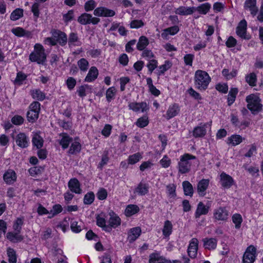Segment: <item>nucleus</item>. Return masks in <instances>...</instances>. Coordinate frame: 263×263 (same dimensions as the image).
<instances>
[{"mask_svg":"<svg viewBox=\"0 0 263 263\" xmlns=\"http://www.w3.org/2000/svg\"><path fill=\"white\" fill-rule=\"evenodd\" d=\"M194 80L195 88L200 91L205 90L211 81V78L208 72L202 70L195 71Z\"/></svg>","mask_w":263,"mask_h":263,"instance_id":"1","label":"nucleus"},{"mask_svg":"<svg viewBox=\"0 0 263 263\" xmlns=\"http://www.w3.org/2000/svg\"><path fill=\"white\" fill-rule=\"evenodd\" d=\"M196 159V157L195 156L188 153H185L181 156L180 160L178 163L179 173L182 174L189 173L191 169L192 160Z\"/></svg>","mask_w":263,"mask_h":263,"instance_id":"2","label":"nucleus"},{"mask_svg":"<svg viewBox=\"0 0 263 263\" xmlns=\"http://www.w3.org/2000/svg\"><path fill=\"white\" fill-rule=\"evenodd\" d=\"M29 60L39 64H44L46 61V55L43 46L39 43L34 46V51L29 55Z\"/></svg>","mask_w":263,"mask_h":263,"instance_id":"3","label":"nucleus"},{"mask_svg":"<svg viewBox=\"0 0 263 263\" xmlns=\"http://www.w3.org/2000/svg\"><path fill=\"white\" fill-rule=\"evenodd\" d=\"M246 100L248 103V108L253 113L261 110L262 105L260 103V100L257 95L251 94L246 97Z\"/></svg>","mask_w":263,"mask_h":263,"instance_id":"4","label":"nucleus"},{"mask_svg":"<svg viewBox=\"0 0 263 263\" xmlns=\"http://www.w3.org/2000/svg\"><path fill=\"white\" fill-rule=\"evenodd\" d=\"M100 21V19L97 17H93L91 14L84 13L82 14L78 18V22L82 25H87L92 24L96 25Z\"/></svg>","mask_w":263,"mask_h":263,"instance_id":"5","label":"nucleus"},{"mask_svg":"<svg viewBox=\"0 0 263 263\" xmlns=\"http://www.w3.org/2000/svg\"><path fill=\"white\" fill-rule=\"evenodd\" d=\"M52 36L55 40L56 44L59 43L61 46H64L67 43L66 34L59 30L53 29L51 31Z\"/></svg>","mask_w":263,"mask_h":263,"instance_id":"6","label":"nucleus"},{"mask_svg":"<svg viewBox=\"0 0 263 263\" xmlns=\"http://www.w3.org/2000/svg\"><path fill=\"white\" fill-rule=\"evenodd\" d=\"M12 137L15 139L16 145L22 148H27L29 145V139L24 133H18L15 137Z\"/></svg>","mask_w":263,"mask_h":263,"instance_id":"7","label":"nucleus"},{"mask_svg":"<svg viewBox=\"0 0 263 263\" xmlns=\"http://www.w3.org/2000/svg\"><path fill=\"white\" fill-rule=\"evenodd\" d=\"M93 14L98 17H112L116 14V12L106 7H99L94 10Z\"/></svg>","mask_w":263,"mask_h":263,"instance_id":"8","label":"nucleus"},{"mask_svg":"<svg viewBox=\"0 0 263 263\" xmlns=\"http://www.w3.org/2000/svg\"><path fill=\"white\" fill-rule=\"evenodd\" d=\"M211 125L209 123H202L195 127L193 130V136L195 138L203 137L206 133V128L210 127Z\"/></svg>","mask_w":263,"mask_h":263,"instance_id":"9","label":"nucleus"},{"mask_svg":"<svg viewBox=\"0 0 263 263\" xmlns=\"http://www.w3.org/2000/svg\"><path fill=\"white\" fill-rule=\"evenodd\" d=\"M198 243V240L196 238H192L187 248V253L189 256L192 258H194L197 256Z\"/></svg>","mask_w":263,"mask_h":263,"instance_id":"10","label":"nucleus"},{"mask_svg":"<svg viewBox=\"0 0 263 263\" xmlns=\"http://www.w3.org/2000/svg\"><path fill=\"white\" fill-rule=\"evenodd\" d=\"M236 34L243 39H250V36L247 35V22L245 20H241L239 22L236 28Z\"/></svg>","mask_w":263,"mask_h":263,"instance_id":"11","label":"nucleus"},{"mask_svg":"<svg viewBox=\"0 0 263 263\" xmlns=\"http://www.w3.org/2000/svg\"><path fill=\"white\" fill-rule=\"evenodd\" d=\"M128 107L129 109L135 112L141 111L143 112L148 109L147 103L144 102L140 103L130 102L128 104Z\"/></svg>","mask_w":263,"mask_h":263,"instance_id":"12","label":"nucleus"},{"mask_svg":"<svg viewBox=\"0 0 263 263\" xmlns=\"http://www.w3.org/2000/svg\"><path fill=\"white\" fill-rule=\"evenodd\" d=\"M220 183L223 187L228 189L233 184L234 180L231 176L222 172L220 176Z\"/></svg>","mask_w":263,"mask_h":263,"instance_id":"13","label":"nucleus"},{"mask_svg":"<svg viewBox=\"0 0 263 263\" xmlns=\"http://www.w3.org/2000/svg\"><path fill=\"white\" fill-rule=\"evenodd\" d=\"M16 179V174L14 171L11 169L8 170L3 175V179L5 182L9 185L14 183Z\"/></svg>","mask_w":263,"mask_h":263,"instance_id":"14","label":"nucleus"},{"mask_svg":"<svg viewBox=\"0 0 263 263\" xmlns=\"http://www.w3.org/2000/svg\"><path fill=\"white\" fill-rule=\"evenodd\" d=\"M229 213L226 208L220 207L214 212V218L217 220L224 221L228 218Z\"/></svg>","mask_w":263,"mask_h":263,"instance_id":"15","label":"nucleus"},{"mask_svg":"<svg viewBox=\"0 0 263 263\" xmlns=\"http://www.w3.org/2000/svg\"><path fill=\"white\" fill-rule=\"evenodd\" d=\"M244 9L249 10L253 16H255L258 10L256 6V0H246Z\"/></svg>","mask_w":263,"mask_h":263,"instance_id":"16","label":"nucleus"},{"mask_svg":"<svg viewBox=\"0 0 263 263\" xmlns=\"http://www.w3.org/2000/svg\"><path fill=\"white\" fill-rule=\"evenodd\" d=\"M67 43L69 47L80 46L82 42L80 41L78 34L74 32H71L67 38Z\"/></svg>","mask_w":263,"mask_h":263,"instance_id":"17","label":"nucleus"},{"mask_svg":"<svg viewBox=\"0 0 263 263\" xmlns=\"http://www.w3.org/2000/svg\"><path fill=\"white\" fill-rule=\"evenodd\" d=\"M11 32L18 37H25L28 39H31L32 37V34L30 31L20 27L12 29Z\"/></svg>","mask_w":263,"mask_h":263,"instance_id":"18","label":"nucleus"},{"mask_svg":"<svg viewBox=\"0 0 263 263\" xmlns=\"http://www.w3.org/2000/svg\"><path fill=\"white\" fill-rule=\"evenodd\" d=\"M180 111V108L178 104H174L170 105L166 111L165 115H164L167 120H170L171 118L176 116Z\"/></svg>","mask_w":263,"mask_h":263,"instance_id":"19","label":"nucleus"},{"mask_svg":"<svg viewBox=\"0 0 263 263\" xmlns=\"http://www.w3.org/2000/svg\"><path fill=\"white\" fill-rule=\"evenodd\" d=\"M209 179H203L198 183L197 190L200 196H204L205 195V191L209 185Z\"/></svg>","mask_w":263,"mask_h":263,"instance_id":"20","label":"nucleus"},{"mask_svg":"<svg viewBox=\"0 0 263 263\" xmlns=\"http://www.w3.org/2000/svg\"><path fill=\"white\" fill-rule=\"evenodd\" d=\"M99 75V71L97 68L95 66H92L89 69L88 73L87 74L84 81L87 82H92L96 80Z\"/></svg>","mask_w":263,"mask_h":263,"instance_id":"21","label":"nucleus"},{"mask_svg":"<svg viewBox=\"0 0 263 263\" xmlns=\"http://www.w3.org/2000/svg\"><path fill=\"white\" fill-rule=\"evenodd\" d=\"M203 247L209 250H214L216 248L217 240L214 238H204L202 240Z\"/></svg>","mask_w":263,"mask_h":263,"instance_id":"22","label":"nucleus"},{"mask_svg":"<svg viewBox=\"0 0 263 263\" xmlns=\"http://www.w3.org/2000/svg\"><path fill=\"white\" fill-rule=\"evenodd\" d=\"M68 187L70 190L76 194H80L81 190L80 184L78 180L76 178L71 179L68 182Z\"/></svg>","mask_w":263,"mask_h":263,"instance_id":"23","label":"nucleus"},{"mask_svg":"<svg viewBox=\"0 0 263 263\" xmlns=\"http://www.w3.org/2000/svg\"><path fill=\"white\" fill-rule=\"evenodd\" d=\"M141 230L140 227L131 229L128 234V239L130 242L135 241L140 235Z\"/></svg>","mask_w":263,"mask_h":263,"instance_id":"24","label":"nucleus"},{"mask_svg":"<svg viewBox=\"0 0 263 263\" xmlns=\"http://www.w3.org/2000/svg\"><path fill=\"white\" fill-rule=\"evenodd\" d=\"M60 137H61L59 143L62 146L63 149L67 148L69 143L72 141V138L69 137V136L65 133H61L59 135Z\"/></svg>","mask_w":263,"mask_h":263,"instance_id":"25","label":"nucleus"},{"mask_svg":"<svg viewBox=\"0 0 263 263\" xmlns=\"http://www.w3.org/2000/svg\"><path fill=\"white\" fill-rule=\"evenodd\" d=\"M194 12V7H186L184 6H180L175 10V13L176 14L181 15H187L192 14Z\"/></svg>","mask_w":263,"mask_h":263,"instance_id":"26","label":"nucleus"},{"mask_svg":"<svg viewBox=\"0 0 263 263\" xmlns=\"http://www.w3.org/2000/svg\"><path fill=\"white\" fill-rule=\"evenodd\" d=\"M19 233H18V232L16 231L15 233L12 232H8L7 234V238L13 243L21 242L23 240L24 237L22 235H20Z\"/></svg>","mask_w":263,"mask_h":263,"instance_id":"27","label":"nucleus"},{"mask_svg":"<svg viewBox=\"0 0 263 263\" xmlns=\"http://www.w3.org/2000/svg\"><path fill=\"white\" fill-rule=\"evenodd\" d=\"M30 93L35 100L43 101L45 99V93L39 89H32L30 90Z\"/></svg>","mask_w":263,"mask_h":263,"instance_id":"28","label":"nucleus"},{"mask_svg":"<svg viewBox=\"0 0 263 263\" xmlns=\"http://www.w3.org/2000/svg\"><path fill=\"white\" fill-rule=\"evenodd\" d=\"M148 191V185L147 183L141 182L135 189V192L139 196L145 195Z\"/></svg>","mask_w":263,"mask_h":263,"instance_id":"29","label":"nucleus"},{"mask_svg":"<svg viewBox=\"0 0 263 263\" xmlns=\"http://www.w3.org/2000/svg\"><path fill=\"white\" fill-rule=\"evenodd\" d=\"M211 8V5L209 3L202 4L197 7H194V11H197L200 14L205 15L210 10Z\"/></svg>","mask_w":263,"mask_h":263,"instance_id":"30","label":"nucleus"},{"mask_svg":"<svg viewBox=\"0 0 263 263\" xmlns=\"http://www.w3.org/2000/svg\"><path fill=\"white\" fill-rule=\"evenodd\" d=\"M209 212V207H206L202 202H200L195 213L196 218H199L201 215H205Z\"/></svg>","mask_w":263,"mask_h":263,"instance_id":"31","label":"nucleus"},{"mask_svg":"<svg viewBox=\"0 0 263 263\" xmlns=\"http://www.w3.org/2000/svg\"><path fill=\"white\" fill-rule=\"evenodd\" d=\"M244 139L239 135H233L228 139V143L233 146H236L240 144Z\"/></svg>","mask_w":263,"mask_h":263,"instance_id":"32","label":"nucleus"},{"mask_svg":"<svg viewBox=\"0 0 263 263\" xmlns=\"http://www.w3.org/2000/svg\"><path fill=\"white\" fill-rule=\"evenodd\" d=\"M139 210V208L137 205L129 204L126 208L125 214L126 216L130 217L138 213Z\"/></svg>","mask_w":263,"mask_h":263,"instance_id":"33","label":"nucleus"},{"mask_svg":"<svg viewBox=\"0 0 263 263\" xmlns=\"http://www.w3.org/2000/svg\"><path fill=\"white\" fill-rule=\"evenodd\" d=\"M182 186L185 195L192 196L194 190L192 184L188 181H184L182 182Z\"/></svg>","mask_w":263,"mask_h":263,"instance_id":"34","label":"nucleus"},{"mask_svg":"<svg viewBox=\"0 0 263 263\" xmlns=\"http://www.w3.org/2000/svg\"><path fill=\"white\" fill-rule=\"evenodd\" d=\"M148 44L149 41L148 39L145 36H141L137 44V48L138 50H143L148 45Z\"/></svg>","mask_w":263,"mask_h":263,"instance_id":"35","label":"nucleus"},{"mask_svg":"<svg viewBox=\"0 0 263 263\" xmlns=\"http://www.w3.org/2000/svg\"><path fill=\"white\" fill-rule=\"evenodd\" d=\"M238 92V89L236 88H232L230 89L228 96V104L229 106H231L234 102Z\"/></svg>","mask_w":263,"mask_h":263,"instance_id":"36","label":"nucleus"},{"mask_svg":"<svg viewBox=\"0 0 263 263\" xmlns=\"http://www.w3.org/2000/svg\"><path fill=\"white\" fill-rule=\"evenodd\" d=\"M121 224V219L120 217L117 215L114 216L110 215V217L109 219V226L110 227V229L112 228H116Z\"/></svg>","mask_w":263,"mask_h":263,"instance_id":"37","label":"nucleus"},{"mask_svg":"<svg viewBox=\"0 0 263 263\" xmlns=\"http://www.w3.org/2000/svg\"><path fill=\"white\" fill-rule=\"evenodd\" d=\"M32 142L33 145L37 148H41L43 145V139L42 137L37 133L34 134Z\"/></svg>","mask_w":263,"mask_h":263,"instance_id":"38","label":"nucleus"},{"mask_svg":"<svg viewBox=\"0 0 263 263\" xmlns=\"http://www.w3.org/2000/svg\"><path fill=\"white\" fill-rule=\"evenodd\" d=\"M164 258L158 253H152L149 255V263H164Z\"/></svg>","mask_w":263,"mask_h":263,"instance_id":"39","label":"nucleus"},{"mask_svg":"<svg viewBox=\"0 0 263 263\" xmlns=\"http://www.w3.org/2000/svg\"><path fill=\"white\" fill-rule=\"evenodd\" d=\"M117 93V89L114 87H110L107 89L106 92V98L108 102H111L115 98Z\"/></svg>","mask_w":263,"mask_h":263,"instance_id":"40","label":"nucleus"},{"mask_svg":"<svg viewBox=\"0 0 263 263\" xmlns=\"http://www.w3.org/2000/svg\"><path fill=\"white\" fill-rule=\"evenodd\" d=\"M173 225L169 220H166L164 222V225L162 230L163 234L165 237L169 236L172 232Z\"/></svg>","mask_w":263,"mask_h":263,"instance_id":"41","label":"nucleus"},{"mask_svg":"<svg viewBox=\"0 0 263 263\" xmlns=\"http://www.w3.org/2000/svg\"><path fill=\"white\" fill-rule=\"evenodd\" d=\"M96 219L98 226L102 228L106 231L109 232L111 231L110 227L106 224V220L104 218L98 216Z\"/></svg>","mask_w":263,"mask_h":263,"instance_id":"42","label":"nucleus"},{"mask_svg":"<svg viewBox=\"0 0 263 263\" xmlns=\"http://www.w3.org/2000/svg\"><path fill=\"white\" fill-rule=\"evenodd\" d=\"M245 79L250 86H255L256 85L257 77L255 73L252 72L246 75Z\"/></svg>","mask_w":263,"mask_h":263,"instance_id":"43","label":"nucleus"},{"mask_svg":"<svg viewBox=\"0 0 263 263\" xmlns=\"http://www.w3.org/2000/svg\"><path fill=\"white\" fill-rule=\"evenodd\" d=\"M78 66L81 71L86 72L89 67V62L85 58H82L77 62Z\"/></svg>","mask_w":263,"mask_h":263,"instance_id":"44","label":"nucleus"},{"mask_svg":"<svg viewBox=\"0 0 263 263\" xmlns=\"http://www.w3.org/2000/svg\"><path fill=\"white\" fill-rule=\"evenodd\" d=\"M63 210L62 206L59 204H54L52 209L49 212V215L48 216L49 218H52L54 216L60 213Z\"/></svg>","mask_w":263,"mask_h":263,"instance_id":"45","label":"nucleus"},{"mask_svg":"<svg viewBox=\"0 0 263 263\" xmlns=\"http://www.w3.org/2000/svg\"><path fill=\"white\" fill-rule=\"evenodd\" d=\"M23 16V10L21 8L15 9L10 15V19L12 21H16Z\"/></svg>","mask_w":263,"mask_h":263,"instance_id":"46","label":"nucleus"},{"mask_svg":"<svg viewBox=\"0 0 263 263\" xmlns=\"http://www.w3.org/2000/svg\"><path fill=\"white\" fill-rule=\"evenodd\" d=\"M142 158V155L140 153H137L132 155H130L127 160L128 163L134 164L139 162Z\"/></svg>","mask_w":263,"mask_h":263,"instance_id":"47","label":"nucleus"},{"mask_svg":"<svg viewBox=\"0 0 263 263\" xmlns=\"http://www.w3.org/2000/svg\"><path fill=\"white\" fill-rule=\"evenodd\" d=\"M237 71L236 70L233 69L230 72L228 69H223L222 71V74L227 80L232 79L235 77L237 75Z\"/></svg>","mask_w":263,"mask_h":263,"instance_id":"48","label":"nucleus"},{"mask_svg":"<svg viewBox=\"0 0 263 263\" xmlns=\"http://www.w3.org/2000/svg\"><path fill=\"white\" fill-rule=\"evenodd\" d=\"M255 255L253 254L245 252L243 256V263H253L255 261Z\"/></svg>","mask_w":263,"mask_h":263,"instance_id":"49","label":"nucleus"},{"mask_svg":"<svg viewBox=\"0 0 263 263\" xmlns=\"http://www.w3.org/2000/svg\"><path fill=\"white\" fill-rule=\"evenodd\" d=\"M7 255L9 257L8 261L9 263L16 262V252L13 249L9 248L7 249Z\"/></svg>","mask_w":263,"mask_h":263,"instance_id":"50","label":"nucleus"},{"mask_svg":"<svg viewBox=\"0 0 263 263\" xmlns=\"http://www.w3.org/2000/svg\"><path fill=\"white\" fill-rule=\"evenodd\" d=\"M81 149V145L78 142H73L69 149V153L70 154H74L79 153Z\"/></svg>","mask_w":263,"mask_h":263,"instance_id":"51","label":"nucleus"},{"mask_svg":"<svg viewBox=\"0 0 263 263\" xmlns=\"http://www.w3.org/2000/svg\"><path fill=\"white\" fill-rule=\"evenodd\" d=\"M232 221L235 223V228L239 229L242 221V217L239 214H235L232 216Z\"/></svg>","mask_w":263,"mask_h":263,"instance_id":"52","label":"nucleus"},{"mask_svg":"<svg viewBox=\"0 0 263 263\" xmlns=\"http://www.w3.org/2000/svg\"><path fill=\"white\" fill-rule=\"evenodd\" d=\"M97 3L94 0H89L84 4V9L85 11L88 12L95 9Z\"/></svg>","mask_w":263,"mask_h":263,"instance_id":"53","label":"nucleus"},{"mask_svg":"<svg viewBox=\"0 0 263 263\" xmlns=\"http://www.w3.org/2000/svg\"><path fill=\"white\" fill-rule=\"evenodd\" d=\"M172 66V63L169 61H165L164 64L160 66L159 75H161L164 74V73L169 69Z\"/></svg>","mask_w":263,"mask_h":263,"instance_id":"54","label":"nucleus"},{"mask_svg":"<svg viewBox=\"0 0 263 263\" xmlns=\"http://www.w3.org/2000/svg\"><path fill=\"white\" fill-rule=\"evenodd\" d=\"M39 114L35 111L29 110L27 114V120L29 122L34 123L39 118Z\"/></svg>","mask_w":263,"mask_h":263,"instance_id":"55","label":"nucleus"},{"mask_svg":"<svg viewBox=\"0 0 263 263\" xmlns=\"http://www.w3.org/2000/svg\"><path fill=\"white\" fill-rule=\"evenodd\" d=\"M148 118L146 116H143L139 118L136 122V125L139 127L143 128L147 126L148 124Z\"/></svg>","mask_w":263,"mask_h":263,"instance_id":"56","label":"nucleus"},{"mask_svg":"<svg viewBox=\"0 0 263 263\" xmlns=\"http://www.w3.org/2000/svg\"><path fill=\"white\" fill-rule=\"evenodd\" d=\"M24 223V218H17L15 220L14 225L13 226V229L18 232V233H20L22 230V226Z\"/></svg>","mask_w":263,"mask_h":263,"instance_id":"57","label":"nucleus"},{"mask_svg":"<svg viewBox=\"0 0 263 263\" xmlns=\"http://www.w3.org/2000/svg\"><path fill=\"white\" fill-rule=\"evenodd\" d=\"M88 89H90V87L88 85L85 84L81 85L80 87H79L77 92H78V95L80 97L83 98L86 96V91Z\"/></svg>","mask_w":263,"mask_h":263,"instance_id":"58","label":"nucleus"},{"mask_svg":"<svg viewBox=\"0 0 263 263\" xmlns=\"http://www.w3.org/2000/svg\"><path fill=\"white\" fill-rule=\"evenodd\" d=\"M109 157H108V152H104L102 155L101 161L98 165V167L102 169L103 167L107 163Z\"/></svg>","mask_w":263,"mask_h":263,"instance_id":"59","label":"nucleus"},{"mask_svg":"<svg viewBox=\"0 0 263 263\" xmlns=\"http://www.w3.org/2000/svg\"><path fill=\"white\" fill-rule=\"evenodd\" d=\"M160 163L162 167L167 168L171 164V160L167 155H164L160 160Z\"/></svg>","mask_w":263,"mask_h":263,"instance_id":"60","label":"nucleus"},{"mask_svg":"<svg viewBox=\"0 0 263 263\" xmlns=\"http://www.w3.org/2000/svg\"><path fill=\"white\" fill-rule=\"evenodd\" d=\"M144 23L142 20H135L131 22L130 24V27L131 28L138 29L143 27Z\"/></svg>","mask_w":263,"mask_h":263,"instance_id":"61","label":"nucleus"},{"mask_svg":"<svg viewBox=\"0 0 263 263\" xmlns=\"http://www.w3.org/2000/svg\"><path fill=\"white\" fill-rule=\"evenodd\" d=\"M27 78V76L24 73L19 72L17 73L16 77L15 79L14 83L18 85L22 84L23 81H24Z\"/></svg>","mask_w":263,"mask_h":263,"instance_id":"62","label":"nucleus"},{"mask_svg":"<svg viewBox=\"0 0 263 263\" xmlns=\"http://www.w3.org/2000/svg\"><path fill=\"white\" fill-rule=\"evenodd\" d=\"M194 58V55L193 54H186L183 58L184 63L186 65L192 66L193 61Z\"/></svg>","mask_w":263,"mask_h":263,"instance_id":"63","label":"nucleus"},{"mask_svg":"<svg viewBox=\"0 0 263 263\" xmlns=\"http://www.w3.org/2000/svg\"><path fill=\"white\" fill-rule=\"evenodd\" d=\"M41 104L39 102L34 101L29 106V110L35 111L39 114L40 111Z\"/></svg>","mask_w":263,"mask_h":263,"instance_id":"64","label":"nucleus"}]
</instances>
